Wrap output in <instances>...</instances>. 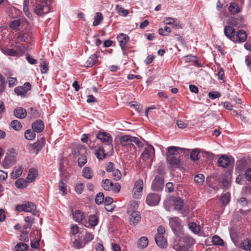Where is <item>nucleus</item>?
Wrapping results in <instances>:
<instances>
[{"label":"nucleus","mask_w":251,"mask_h":251,"mask_svg":"<svg viewBox=\"0 0 251 251\" xmlns=\"http://www.w3.org/2000/svg\"><path fill=\"white\" fill-rule=\"evenodd\" d=\"M138 207V204L136 202H133L130 206L128 207L127 210V213L130 216L133 214H134L135 212H137L138 211L136 210V208Z\"/></svg>","instance_id":"obj_33"},{"label":"nucleus","mask_w":251,"mask_h":251,"mask_svg":"<svg viewBox=\"0 0 251 251\" xmlns=\"http://www.w3.org/2000/svg\"><path fill=\"white\" fill-rule=\"evenodd\" d=\"M97 138L100 139L102 142H105L106 146L108 148V149L110 151H113V145L112 144V138L109 134L106 132H100L97 135Z\"/></svg>","instance_id":"obj_5"},{"label":"nucleus","mask_w":251,"mask_h":251,"mask_svg":"<svg viewBox=\"0 0 251 251\" xmlns=\"http://www.w3.org/2000/svg\"><path fill=\"white\" fill-rule=\"evenodd\" d=\"M73 218L77 222L80 223L84 218L83 212L76 210L74 213H73Z\"/></svg>","instance_id":"obj_28"},{"label":"nucleus","mask_w":251,"mask_h":251,"mask_svg":"<svg viewBox=\"0 0 251 251\" xmlns=\"http://www.w3.org/2000/svg\"><path fill=\"white\" fill-rule=\"evenodd\" d=\"M143 189V181L141 179H139L136 181L132 190L133 197L135 199H139L142 195Z\"/></svg>","instance_id":"obj_4"},{"label":"nucleus","mask_w":251,"mask_h":251,"mask_svg":"<svg viewBox=\"0 0 251 251\" xmlns=\"http://www.w3.org/2000/svg\"><path fill=\"white\" fill-rule=\"evenodd\" d=\"M151 153L153 154V157L154 156V149L151 145H149L144 149L141 154V158L144 161L149 159L151 157Z\"/></svg>","instance_id":"obj_10"},{"label":"nucleus","mask_w":251,"mask_h":251,"mask_svg":"<svg viewBox=\"0 0 251 251\" xmlns=\"http://www.w3.org/2000/svg\"><path fill=\"white\" fill-rule=\"evenodd\" d=\"M45 144V140L43 138L40 139L36 143L33 144V148L35 150L36 153H37L42 148Z\"/></svg>","instance_id":"obj_30"},{"label":"nucleus","mask_w":251,"mask_h":251,"mask_svg":"<svg viewBox=\"0 0 251 251\" xmlns=\"http://www.w3.org/2000/svg\"><path fill=\"white\" fill-rule=\"evenodd\" d=\"M218 163L220 167L226 168L230 166L231 160L226 155H222L218 159Z\"/></svg>","instance_id":"obj_13"},{"label":"nucleus","mask_w":251,"mask_h":251,"mask_svg":"<svg viewBox=\"0 0 251 251\" xmlns=\"http://www.w3.org/2000/svg\"><path fill=\"white\" fill-rule=\"evenodd\" d=\"M20 240L24 242H28V238L27 236V232L26 231H23L20 236Z\"/></svg>","instance_id":"obj_60"},{"label":"nucleus","mask_w":251,"mask_h":251,"mask_svg":"<svg viewBox=\"0 0 251 251\" xmlns=\"http://www.w3.org/2000/svg\"><path fill=\"white\" fill-rule=\"evenodd\" d=\"M29 1V0H24L23 3V11L27 16L30 14L28 10Z\"/></svg>","instance_id":"obj_53"},{"label":"nucleus","mask_w":251,"mask_h":251,"mask_svg":"<svg viewBox=\"0 0 251 251\" xmlns=\"http://www.w3.org/2000/svg\"><path fill=\"white\" fill-rule=\"evenodd\" d=\"M99 222V218L95 215H90L89 217V223L91 226L94 227L97 226Z\"/></svg>","instance_id":"obj_36"},{"label":"nucleus","mask_w":251,"mask_h":251,"mask_svg":"<svg viewBox=\"0 0 251 251\" xmlns=\"http://www.w3.org/2000/svg\"><path fill=\"white\" fill-rule=\"evenodd\" d=\"M165 232V229L164 227L159 226L157 228V233L156 234V236H163V234Z\"/></svg>","instance_id":"obj_61"},{"label":"nucleus","mask_w":251,"mask_h":251,"mask_svg":"<svg viewBox=\"0 0 251 251\" xmlns=\"http://www.w3.org/2000/svg\"><path fill=\"white\" fill-rule=\"evenodd\" d=\"M247 38V35L244 30H239L235 35L234 38V40L232 41L234 42L243 43L245 42Z\"/></svg>","instance_id":"obj_12"},{"label":"nucleus","mask_w":251,"mask_h":251,"mask_svg":"<svg viewBox=\"0 0 251 251\" xmlns=\"http://www.w3.org/2000/svg\"><path fill=\"white\" fill-rule=\"evenodd\" d=\"M131 139H132V143H134L139 148H142L143 147V144L137 137L132 136Z\"/></svg>","instance_id":"obj_55"},{"label":"nucleus","mask_w":251,"mask_h":251,"mask_svg":"<svg viewBox=\"0 0 251 251\" xmlns=\"http://www.w3.org/2000/svg\"><path fill=\"white\" fill-rule=\"evenodd\" d=\"M121 189V186L119 183H113V185L111 186V190L113 191L115 193H119Z\"/></svg>","instance_id":"obj_57"},{"label":"nucleus","mask_w":251,"mask_h":251,"mask_svg":"<svg viewBox=\"0 0 251 251\" xmlns=\"http://www.w3.org/2000/svg\"><path fill=\"white\" fill-rule=\"evenodd\" d=\"M225 35L231 40H234L235 31L233 27L230 25H226L224 28Z\"/></svg>","instance_id":"obj_20"},{"label":"nucleus","mask_w":251,"mask_h":251,"mask_svg":"<svg viewBox=\"0 0 251 251\" xmlns=\"http://www.w3.org/2000/svg\"><path fill=\"white\" fill-rule=\"evenodd\" d=\"M155 242L157 246L161 248L164 249L167 247V241L164 236H155Z\"/></svg>","instance_id":"obj_25"},{"label":"nucleus","mask_w":251,"mask_h":251,"mask_svg":"<svg viewBox=\"0 0 251 251\" xmlns=\"http://www.w3.org/2000/svg\"><path fill=\"white\" fill-rule=\"evenodd\" d=\"M2 51L4 54L10 56H16L17 53L16 51L11 49H3Z\"/></svg>","instance_id":"obj_48"},{"label":"nucleus","mask_w":251,"mask_h":251,"mask_svg":"<svg viewBox=\"0 0 251 251\" xmlns=\"http://www.w3.org/2000/svg\"><path fill=\"white\" fill-rule=\"evenodd\" d=\"M87 162L86 154L81 156L78 159V166L82 167Z\"/></svg>","instance_id":"obj_51"},{"label":"nucleus","mask_w":251,"mask_h":251,"mask_svg":"<svg viewBox=\"0 0 251 251\" xmlns=\"http://www.w3.org/2000/svg\"><path fill=\"white\" fill-rule=\"evenodd\" d=\"M103 17L100 12H97L96 13V15L94 17V21L93 23V26L98 25L100 24L101 21H102Z\"/></svg>","instance_id":"obj_34"},{"label":"nucleus","mask_w":251,"mask_h":251,"mask_svg":"<svg viewBox=\"0 0 251 251\" xmlns=\"http://www.w3.org/2000/svg\"><path fill=\"white\" fill-rule=\"evenodd\" d=\"M23 173V169L22 166L15 167L13 171L11 173L10 176L13 179H16L19 177Z\"/></svg>","instance_id":"obj_26"},{"label":"nucleus","mask_w":251,"mask_h":251,"mask_svg":"<svg viewBox=\"0 0 251 251\" xmlns=\"http://www.w3.org/2000/svg\"><path fill=\"white\" fill-rule=\"evenodd\" d=\"M33 130L36 132L40 133L42 132L44 128V123L42 120H37L32 125Z\"/></svg>","instance_id":"obj_23"},{"label":"nucleus","mask_w":251,"mask_h":251,"mask_svg":"<svg viewBox=\"0 0 251 251\" xmlns=\"http://www.w3.org/2000/svg\"><path fill=\"white\" fill-rule=\"evenodd\" d=\"M186 151L183 148H180L174 146H171L167 148V152H166V157L170 156H177L180 152L183 151ZM188 151V150H187Z\"/></svg>","instance_id":"obj_8"},{"label":"nucleus","mask_w":251,"mask_h":251,"mask_svg":"<svg viewBox=\"0 0 251 251\" xmlns=\"http://www.w3.org/2000/svg\"><path fill=\"white\" fill-rule=\"evenodd\" d=\"M11 127L15 130H19L22 127L21 123L18 120H13L10 123Z\"/></svg>","instance_id":"obj_38"},{"label":"nucleus","mask_w":251,"mask_h":251,"mask_svg":"<svg viewBox=\"0 0 251 251\" xmlns=\"http://www.w3.org/2000/svg\"><path fill=\"white\" fill-rule=\"evenodd\" d=\"M16 210L18 212H31L33 215H36L37 213L36 205L30 201H25L22 204L17 205Z\"/></svg>","instance_id":"obj_1"},{"label":"nucleus","mask_w":251,"mask_h":251,"mask_svg":"<svg viewBox=\"0 0 251 251\" xmlns=\"http://www.w3.org/2000/svg\"><path fill=\"white\" fill-rule=\"evenodd\" d=\"M212 242L214 245L222 246L224 244L223 240L217 235H214L212 239Z\"/></svg>","instance_id":"obj_42"},{"label":"nucleus","mask_w":251,"mask_h":251,"mask_svg":"<svg viewBox=\"0 0 251 251\" xmlns=\"http://www.w3.org/2000/svg\"><path fill=\"white\" fill-rule=\"evenodd\" d=\"M174 205L175 209L178 210H180L183 205V200L179 198H177L176 200L174 201Z\"/></svg>","instance_id":"obj_39"},{"label":"nucleus","mask_w":251,"mask_h":251,"mask_svg":"<svg viewBox=\"0 0 251 251\" xmlns=\"http://www.w3.org/2000/svg\"><path fill=\"white\" fill-rule=\"evenodd\" d=\"M204 180V176L201 174H199L195 176L194 177V181L198 184L201 185Z\"/></svg>","instance_id":"obj_44"},{"label":"nucleus","mask_w":251,"mask_h":251,"mask_svg":"<svg viewBox=\"0 0 251 251\" xmlns=\"http://www.w3.org/2000/svg\"><path fill=\"white\" fill-rule=\"evenodd\" d=\"M26 182H27L26 180L20 178L16 181L15 185L17 188H22L26 186Z\"/></svg>","instance_id":"obj_47"},{"label":"nucleus","mask_w":251,"mask_h":251,"mask_svg":"<svg viewBox=\"0 0 251 251\" xmlns=\"http://www.w3.org/2000/svg\"><path fill=\"white\" fill-rule=\"evenodd\" d=\"M28 248V245L23 243H19L15 246L16 251H26Z\"/></svg>","instance_id":"obj_41"},{"label":"nucleus","mask_w":251,"mask_h":251,"mask_svg":"<svg viewBox=\"0 0 251 251\" xmlns=\"http://www.w3.org/2000/svg\"><path fill=\"white\" fill-rule=\"evenodd\" d=\"M105 170L107 172L112 173L111 176L115 180H120L122 176L121 171L115 168V165L111 162H109L106 166Z\"/></svg>","instance_id":"obj_3"},{"label":"nucleus","mask_w":251,"mask_h":251,"mask_svg":"<svg viewBox=\"0 0 251 251\" xmlns=\"http://www.w3.org/2000/svg\"><path fill=\"white\" fill-rule=\"evenodd\" d=\"M48 0H36V5L34 12L38 15L47 14L50 12V7L47 4Z\"/></svg>","instance_id":"obj_2"},{"label":"nucleus","mask_w":251,"mask_h":251,"mask_svg":"<svg viewBox=\"0 0 251 251\" xmlns=\"http://www.w3.org/2000/svg\"><path fill=\"white\" fill-rule=\"evenodd\" d=\"M149 241L147 237L143 236L141 237L138 242V248L141 249H144L146 248L148 245Z\"/></svg>","instance_id":"obj_31"},{"label":"nucleus","mask_w":251,"mask_h":251,"mask_svg":"<svg viewBox=\"0 0 251 251\" xmlns=\"http://www.w3.org/2000/svg\"><path fill=\"white\" fill-rule=\"evenodd\" d=\"M228 10L232 14H237L241 11V9L239 5L235 2H231L230 4Z\"/></svg>","instance_id":"obj_27"},{"label":"nucleus","mask_w":251,"mask_h":251,"mask_svg":"<svg viewBox=\"0 0 251 251\" xmlns=\"http://www.w3.org/2000/svg\"><path fill=\"white\" fill-rule=\"evenodd\" d=\"M169 224L174 232L179 230L181 225L177 217H172L169 219Z\"/></svg>","instance_id":"obj_18"},{"label":"nucleus","mask_w":251,"mask_h":251,"mask_svg":"<svg viewBox=\"0 0 251 251\" xmlns=\"http://www.w3.org/2000/svg\"><path fill=\"white\" fill-rule=\"evenodd\" d=\"M16 162V158L14 155H7L3 161V166L4 168H8Z\"/></svg>","instance_id":"obj_16"},{"label":"nucleus","mask_w":251,"mask_h":251,"mask_svg":"<svg viewBox=\"0 0 251 251\" xmlns=\"http://www.w3.org/2000/svg\"><path fill=\"white\" fill-rule=\"evenodd\" d=\"M244 179H246L247 180L249 181H251V168H248L245 173L242 175H239L238 177L236 178V182L238 183H240V182L244 180Z\"/></svg>","instance_id":"obj_14"},{"label":"nucleus","mask_w":251,"mask_h":251,"mask_svg":"<svg viewBox=\"0 0 251 251\" xmlns=\"http://www.w3.org/2000/svg\"><path fill=\"white\" fill-rule=\"evenodd\" d=\"M199 152L198 151L197 149H194L190 153V158L192 160H198V154Z\"/></svg>","instance_id":"obj_54"},{"label":"nucleus","mask_w":251,"mask_h":251,"mask_svg":"<svg viewBox=\"0 0 251 251\" xmlns=\"http://www.w3.org/2000/svg\"><path fill=\"white\" fill-rule=\"evenodd\" d=\"M113 183L109 179H105L102 181L101 186L106 191H111Z\"/></svg>","instance_id":"obj_32"},{"label":"nucleus","mask_w":251,"mask_h":251,"mask_svg":"<svg viewBox=\"0 0 251 251\" xmlns=\"http://www.w3.org/2000/svg\"><path fill=\"white\" fill-rule=\"evenodd\" d=\"M59 189L62 192L63 195L67 194V185L63 179H61L59 181Z\"/></svg>","instance_id":"obj_40"},{"label":"nucleus","mask_w":251,"mask_h":251,"mask_svg":"<svg viewBox=\"0 0 251 251\" xmlns=\"http://www.w3.org/2000/svg\"><path fill=\"white\" fill-rule=\"evenodd\" d=\"M86 149L81 145L75 146L72 151V154L75 157H77L79 155L82 156L83 155L86 154Z\"/></svg>","instance_id":"obj_17"},{"label":"nucleus","mask_w":251,"mask_h":251,"mask_svg":"<svg viewBox=\"0 0 251 251\" xmlns=\"http://www.w3.org/2000/svg\"><path fill=\"white\" fill-rule=\"evenodd\" d=\"M31 88V84L29 82H25L23 86L15 88L14 91L18 95L24 96Z\"/></svg>","instance_id":"obj_9"},{"label":"nucleus","mask_w":251,"mask_h":251,"mask_svg":"<svg viewBox=\"0 0 251 251\" xmlns=\"http://www.w3.org/2000/svg\"><path fill=\"white\" fill-rule=\"evenodd\" d=\"M116 10L118 13L121 12L123 16H126L128 14V11L127 10H124L121 6L119 5H116Z\"/></svg>","instance_id":"obj_56"},{"label":"nucleus","mask_w":251,"mask_h":251,"mask_svg":"<svg viewBox=\"0 0 251 251\" xmlns=\"http://www.w3.org/2000/svg\"><path fill=\"white\" fill-rule=\"evenodd\" d=\"M132 136L128 135H124L120 137V141L122 146L124 147H130L133 146L132 143Z\"/></svg>","instance_id":"obj_19"},{"label":"nucleus","mask_w":251,"mask_h":251,"mask_svg":"<svg viewBox=\"0 0 251 251\" xmlns=\"http://www.w3.org/2000/svg\"><path fill=\"white\" fill-rule=\"evenodd\" d=\"M104 196L103 193L100 192L96 196L95 201L97 204L99 205L104 201Z\"/></svg>","instance_id":"obj_43"},{"label":"nucleus","mask_w":251,"mask_h":251,"mask_svg":"<svg viewBox=\"0 0 251 251\" xmlns=\"http://www.w3.org/2000/svg\"><path fill=\"white\" fill-rule=\"evenodd\" d=\"M94 238L93 235L90 233H86L83 240H84V244H86L88 242L93 240Z\"/></svg>","instance_id":"obj_58"},{"label":"nucleus","mask_w":251,"mask_h":251,"mask_svg":"<svg viewBox=\"0 0 251 251\" xmlns=\"http://www.w3.org/2000/svg\"><path fill=\"white\" fill-rule=\"evenodd\" d=\"M35 131L31 129L26 130L25 132V138L29 140L34 139L35 137Z\"/></svg>","instance_id":"obj_37"},{"label":"nucleus","mask_w":251,"mask_h":251,"mask_svg":"<svg viewBox=\"0 0 251 251\" xmlns=\"http://www.w3.org/2000/svg\"><path fill=\"white\" fill-rule=\"evenodd\" d=\"M141 220V215L139 212H135L130 216V224L132 226H136Z\"/></svg>","instance_id":"obj_24"},{"label":"nucleus","mask_w":251,"mask_h":251,"mask_svg":"<svg viewBox=\"0 0 251 251\" xmlns=\"http://www.w3.org/2000/svg\"><path fill=\"white\" fill-rule=\"evenodd\" d=\"M167 163L170 165L173 170L180 168L181 167L180 159L177 156L166 157Z\"/></svg>","instance_id":"obj_6"},{"label":"nucleus","mask_w":251,"mask_h":251,"mask_svg":"<svg viewBox=\"0 0 251 251\" xmlns=\"http://www.w3.org/2000/svg\"><path fill=\"white\" fill-rule=\"evenodd\" d=\"M85 245L84 243L83 244L81 242L77 240L74 242V247L77 249L82 248Z\"/></svg>","instance_id":"obj_63"},{"label":"nucleus","mask_w":251,"mask_h":251,"mask_svg":"<svg viewBox=\"0 0 251 251\" xmlns=\"http://www.w3.org/2000/svg\"><path fill=\"white\" fill-rule=\"evenodd\" d=\"M243 192L246 196L251 195V183L248 184L243 188Z\"/></svg>","instance_id":"obj_52"},{"label":"nucleus","mask_w":251,"mask_h":251,"mask_svg":"<svg viewBox=\"0 0 251 251\" xmlns=\"http://www.w3.org/2000/svg\"><path fill=\"white\" fill-rule=\"evenodd\" d=\"M189 227L190 229L195 234H198L200 231V228L199 226L192 222L189 224Z\"/></svg>","instance_id":"obj_46"},{"label":"nucleus","mask_w":251,"mask_h":251,"mask_svg":"<svg viewBox=\"0 0 251 251\" xmlns=\"http://www.w3.org/2000/svg\"><path fill=\"white\" fill-rule=\"evenodd\" d=\"M41 65V71L42 73L45 74L47 73L48 71V67L46 66V64L44 61L42 60V62L40 63Z\"/></svg>","instance_id":"obj_59"},{"label":"nucleus","mask_w":251,"mask_h":251,"mask_svg":"<svg viewBox=\"0 0 251 251\" xmlns=\"http://www.w3.org/2000/svg\"><path fill=\"white\" fill-rule=\"evenodd\" d=\"M208 95V97L212 99H215L220 97V94L218 92H209Z\"/></svg>","instance_id":"obj_62"},{"label":"nucleus","mask_w":251,"mask_h":251,"mask_svg":"<svg viewBox=\"0 0 251 251\" xmlns=\"http://www.w3.org/2000/svg\"><path fill=\"white\" fill-rule=\"evenodd\" d=\"M83 176L87 179H91L93 177L92 169L89 167H85L83 170Z\"/></svg>","instance_id":"obj_35"},{"label":"nucleus","mask_w":251,"mask_h":251,"mask_svg":"<svg viewBox=\"0 0 251 251\" xmlns=\"http://www.w3.org/2000/svg\"><path fill=\"white\" fill-rule=\"evenodd\" d=\"M229 194L228 193H226L225 194H223L221 196V201L222 203L224 205H226L229 201Z\"/></svg>","instance_id":"obj_49"},{"label":"nucleus","mask_w":251,"mask_h":251,"mask_svg":"<svg viewBox=\"0 0 251 251\" xmlns=\"http://www.w3.org/2000/svg\"><path fill=\"white\" fill-rule=\"evenodd\" d=\"M117 38L122 50L124 52L126 50V45L129 40V37L125 34L121 33L117 36Z\"/></svg>","instance_id":"obj_11"},{"label":"nucleus","mask_w":251,"mask_h":251,"mask_svg":"<svg viewBox=\"0 0 251 251\" xmlns=\"http://www.w3.org/2000/svg\"><path fill=\"white\" fill-rule=\"evenodd\" d=\"M98 60V56L95 54L91 55L87 59L86 62V66L88 67H92L95 64Z\"/></svg>","instance_id":"obj_29"},{"label":"nucleus","mask_w":251,"mask_h":251,"mask_svg":"<svg viewBox=\"0 0 251 251\" xmlns=\"http://www.w3.org/2000/svg\"><path fill=\"white\" fill-rule=\"evenodd\" d=\"M14 116L19 119H24L26 116V111L25 109L19 107L14 109L13 111Z\"/></svg>","instance_id":"obj_21"},{"label":"nucleus","mask_w":251,"mask_h":251,"mask_svg":"<svg viewBox=\"0 0 251 251\" xmlns=\"http://www.w3.org/2000/svg\"><path fill=\"white\" fill-rule=\"evenodd\" d=\"M95 154L99 159H103L106 155L103 148L101 147L99 148V149L96 151Z\"/></svg>","instance_id":"obj_45"},{"label":"nucleus","mask_w":251,"mask_h":251,"mask_svg":"<svg viewBox=\"0 0 251 251\" xmlns=\"http://www.w3.org/2000/svg\"><path fill=\"white\" fill-rule=\"evenodd\" d=\"M20 25V22L18 20H14L11 22L10 26L12 29H16Z\"/></svg>","instance_id":"obj_64"},{"label":"nucleus","mask_w":251,"mask_h":251,"mask_svg":"<svg viewBox=\"0 0 251 251\" xmlns=\"http://www.w3.org/2000/svg\"><path fill=\"white\" fill-rule=\"evenodd\" d=\"M38 176V171L35 168H31L29 170V172L26 178L28 183H31L34 181L36 177Z\"/></svg>","instance_id":"obj_22"},{"label":"nucleus","mask_w":251,"mask_h":251,"mask_svg":"<svg viewBox=\"0 0 251 251\" xmlns=\"http://www.w3.org/2000/svg\"><path fill=\"white\" fill-rule=\"evenodd\" d=\"M174 249L177 251H187L186 248L181 244L180 241L174 245Z\"/></svg>","instance_id":"obj_50"},{"label":"nucleus","mask_w":251,"mask_h":251,"mask_svg":"<svg viewBox=\"0 0 251 251\" xmlns=\"http://www.w3.org/2000/svg\"><path fill=\"white\" fill-rule=\"evenodd\" d=\"M164 179L160 176H156L152 182V187L154 190L158 191L163 186Z\"/></svg>","instance_id":"obj_15"},{"label":"nucleus","mask_w":251,"mask_h":251,"mask_svg":"<svg viewBox=\"0 0 251 251\" xmlns=\"http://www.w3.org/2000/svg\"><path fill=\"white\" fill-rule=\"evenodd\" d=\"M160 200L159 195L154 193L149 194L146 199V201L148 205L155 206L158 204Z\"/></svg>","instance_id":"obj_7"}]
</instances>
